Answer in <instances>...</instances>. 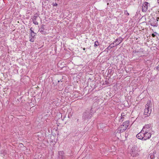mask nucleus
<instances>
[{
	"instance_id": "nucleus-16",
	"label": "nucleus",
	"mask_w": 159,
	"mask_h": 159,
	"mask_svg": "<svg viewBox=\"0 0 159 159\" xmlns=\"http://www.w3.org/2000/svg\"><path fill=\"white\" fill-rule=\"evenodd\" d=\"M98 44V41H96L94 43V46L95 47H97Z\"/></svg>"
},
{
	"instance_id": "nucleus-25",
	"label": "nucleus",
	"mask_w": 159,
	"mask_h": 159,
	"mask_svg": "<svg viewBox=\"0 0 159 159\" xmlns=\"http://www.w3.org/2000/svg\"><path fill=\"white\" fill-rule=\"evenodd\" d=\"M85 48H83V50H85Z\"/></svg>"
},
{
	"instance_id": "nucleus-13",
	"label": "nucleus",
	"mask_w": 159,
	"mask_h": 159,
	"mask_svg": "<svg viewBox=\"0 0 159 159\" xmlns=\"http://www.w3.org/2000/svg\"><path fill=\"white\" fill-rule=\"evenodd\" d=\"M122 41V40L121 38L117 39L112 43V44H114V43H116L115 46H117L121 43Z\"/></svg>"
},
{
	"instance_id": "nucleus-10",
	"label": "nucleus",
	"mask_w": 159,
	"mask_h": 159,
	"mask_svg": "<svg viewBox=\"0 0 159 159\" xmlns=\"http://www.w3.org/2000/svg\"><path fill=\"white\" fill-rule=\"evenodd\" d=\"M150 125L148 124L144 126L143 127L142 129V130L143 131L145 132H150Z\"/></svg>"
},
{
	"instance_id": "nucleus-6",
	"label": "nucleus",
	"mask_w": 159,
	"mask_h": 159,
	"mask_svg": "<svg viewBox=\"0 0 159 159\" xmlns=\"http://www.w3.org/2000/svg\"><path fill=\"white\" fill-rule=\"evenodd\" d=\"M154 108V107L153 106L151 101L150 100H148L147 102V104L145 106V109H152Z\"/></svg>"
},
{
	"instance_id": "nucleus-19",
	"label": "nucleus",
	"mask_w": 159,
	"mask_h": 159,
	"mask_svg": "<svg viewBox=\"0 0 159 159\" xmlns=\"http://www.w3.org/2000/svg\"><path fill=\"white\" fill-rule=\"evenodd\" d=\"M32 27H31L30 29V33L34 32V31L32 30Z\"/></svg>"
},
{
	"instance_id": "nucleus-12",
	"label": "nucleus",
	"mask_w": 159,
	"mask_h": 159,
	"mask_svg": "<svg viewBox=\"0 0 159 159\" xmlns=\"http://www.w3.org/2000/svg\"><path fill=\"white\" fill-rule=\"evenodd\" d=\"M44 25H42L40 26V28L39 30V31L42 34H45L46 32L45 31H44Z\"/></svg>"
},
{
	"instance_id": "nucleus-11",
	"label": "nucleus",
	"mask_w": 159,
	"mask_h": 159,
	"mask_svg": "<svg viewBox=\"0 0 159 159\" xmlns=\"http://www.w3.org/2000/svg\"><path fill=\"white\" fill-rule=\"evenodd\" d=\"M151 110H144L143 116L145 117L149 116L151 113Z\"/></svg>"
},
{
	"instance_id": "nucleus-22",
	"label": "nucleus",
	"mask_w": 159,
	"mask_h": 159,
	"mask_svg": "<svg viewBox=\"0 0 159 159\" xmlns=\"http://www.w3.org/2000/svg\"><path fill=\"white\" fill-rule=\"evenodd\" d=\"M152 35L153 37H154L155 36V35L154 34H152Z\"/></svg>"
},
{
	"instance_id": "nucleus-14",
	"label": "nucleus",
	"mask_w": 159,
	"mask_h": 159,
	"mask_svg": "<svg viewBox=\"0 0 159 159\" xmlns=\"http://www.w3.org/2000/svg\"><path fill=\"white\" fill-rule=\"evenodd\" d=\"M97 105H98V103L96 102H94L93 104V105L92 106L91 109H97L98 108L95 107H96V106Z\"/></svg>"
},
{
	"instance_id": "nucleus-17",
	"label": "nucleus",
	"mask_w": 159,
	"mask_h": 159,
	"mask_svg": "<svg viewBox=\"0 0 159 159\" xmlns=\"http://www.w3.org/2000/svg\"><path fill=\"white\" fill-rule=\"evenodd\" d=\"M124 14L126 15L129 16V14L127 10L124 11Z\"/></svg>"
},
{
	"instance_id": "nucleus-7",
	"label": "nucleus",
	"mask_w": 159,
	"mask_h": 159,
	"mask_svg": "<svg viewBox=\"0 0 159 159\" xmlns=\"http://www.w3.org/2000/svg\"><path fill=\"white\" fill-rule=\"evenodd\" d=\"M148 4L149 3L147 2H145L143 4L142 9L143 12H145L147 11Z\"/></svg>"
},
{
	"instance_id": "nucleus-1",
	"label": "nucleus",
	"mask_w": 159,
	"mask_h": 159,
	"mask_svg": "<svg viewBox=\"0 0 159 159\" xmlns=\"http://www.w3.org/2000/svg\"><path fill=\"white\" fill-rule=\"evenodd\" d=\"M129 121H126L124 122L117 129V133H121L125 131L127 129L129 125Z\"/></svg>"
},
{
	"instance_id": "nucleus-24",
	"label": "nucleus",
	"mask_w": 159,
	"mask_h": 159,
	"mask_svg": "<svg viewBox=\"0 0 159 159\" xmlns=\"http://www.w3.org/2000/svg\"><path fill=\"white\" fill-rule=\"evenodd\" d=\"M157 69L159 70V64L158 65V66L157 67Z\"/></svg>"
},
{
	"instance_id": "nucleus-9",
	"label": "nucleus",
	"mask_w": 159,
	"mask_h": 159,
	"mask_svg": "<svg viewBox=\"0 0 159 159\" xmlns=\"http://www.w3.org/2000/svg\"><path fill=\"white\" fill-rule=\"evenodd\" d=\"M142 130L136 135V137L139 139L144 140V132Z\"/></svg>"
},
{
	"instance_id": "nucleus-26",
	"label": "nucleus",
	"mask_w": 159,
	"mask_h": 159,
	"mask_svg": "<svg viewBox=\"0 0 159 159\" xmlns=\"http://www.w3.org/2000/svg\"><path fill=\"white\" fill-rule=\"evenodd\" d=\"M57 81H58V83H59V82H60V80H58Z\"/></svg>"
},
{
	"instance_id": "nucleus-23",
	"label": "nucleus",
	"mask_w": 159,
	"mask_h": 159,
	"mask_svg": "<svg viewBox=\"0 0 159 159\" xmlns=\"http://www.w3.org/2000/svg\"><path fill=\"white\" fill-rule=\"evenodd\" d=\"M125 116V115H124V113H121V116Z\"/></svg>"
},
{
	"instance_id": "nucleus-3",
	"label": "nucleus",
	"mask_w": 159,
	"mask_h": 159,
	"mask_svg": "<svg viewBox=\"0 0 159 159\" xmlns=\"http://www.w3.org/2000/svg\"><path fill=\"white\" fill-rule=\"evenodd\" d=\"M31 19H32L33 23L35 25H38V21L41 20L40 17L37 14L34 15V16L31 17Z\"/></svg>"
},
{
	"instance_id": "nucleus-18",
	"label": "nucleus",
	"mask_w": 159,
	"mask_h": 159,
	"mask_svg": "<svg viewBox=\"0 0 159 159\" xmlns=\"http://www.w3.org/2000/svg\"><path fill=\"white\" fill-rule=\"evenodd\" d=\"M114 46H108L107 48V49H111L112 47H114Z\"/></svg>"
},
{
	"instance_id": "nucleus-4",
	"label": "nucleus",
	"mask_w": 159,
	"mask_h": 159,
	"mask_svg": "<svg viewBox=\"0 0 159 159\" xmlns=\"http://www.w3.org/2000/svg\"><path fill=\"white\" fill-rule=\"evenodd\" d=\"M158 18L156 19L154 18H152L150 20V25L153 27H157L158 26Z\"/></svg>"
},
{
	"instance_id": "nucleus-2",
	"label": "nucleus",
	"mask_w": 159,
	"mask_h": 159,
	"mask_svg": "<svg viewBox=\"0 0 159 159\" xmlns=\"http://www.w3.org/2000/svg\"><path fill=\"white\" fill-rule=\"evenodd\" d=\"M140 151V150H139L136 146L132 147L130 151V154L131 156L133 157H136L138 156L139 154L138 152Z\"/></svg>"
},
{
	"instance_id": "nucleus-5",
	"label": "nucleus",
	"mask_w": 159,
	"mask_h": 159,
	"mask_svg": "<svg viewBox=\"0 0 159 159\" xmlns=\"http://www.w3.org/2000/svg\"><path fill=\"white\" fill-rule=\"evenodd\" d=\"M144 50L143 48H140L139 51H137L136 50L134 51L133 52L134 54L139 57H141L144 56L143 54Z\"/></svg>"
},
{
	"instance_id": "nucleus-15",
	"label": "nucleus",
	"mask_w": 159,
	"mask_h": 159,
	"mask_svg": "<svg viewBox=\"0 0 159 159\" xmlns=\"http://www.w3.org/2000/svg\"><path fill=\"white\" fill-rule=\"evenodd\" d=\"M30 34H31V37L32 38H34L36 34L34 32L31 33Z\"/></svg>"
},
{
	"instance_id": "nucleus-21",
	"label": "nucleus",
	"mask_w": 159,
	"mask_h": 159,
	"mask_svg": "<svg viewBox=\"0 0 159 159\" xmlns=\"http://www.w3.org/2000/svg\"><path fill=\"white\" fill-rule=\"evenodd\" d=\"M30 41L31 42H34V40L33 39H32V38H31V39H30Z\"/></svg>"
},
{
	"instance_id": "nucleus-8",
	"label": "nucleus",
	"mask_w": 159,
	"mask_h": 159,
	"mask_svg": "<svg viewBox=\"0 0 159 159\" xmlns=\"http://www.w3.org/2000/svg\"><path fill=\"white\" fill-rule=\"evenodd\" d=\"M144 132V140H146L150 139L151 136V134L150 132Z\"/></svg>"
},
{
	"instance_id": "nucleus-20",
	"label": "nucleus",
	"mask_w": 159,
	"mask_h": 159,
	"mask_svg": "<svg viewBox=\"0 0 159 159\" xmlns=\"http://www.w3.org/2000/svg\"><path fill=\"white\" fill-rule=\"evenodd\" d=\"M53 6H57V5H58L56 3H55L54 4L53 3Z\"/></svg>"
}]
</instances>
